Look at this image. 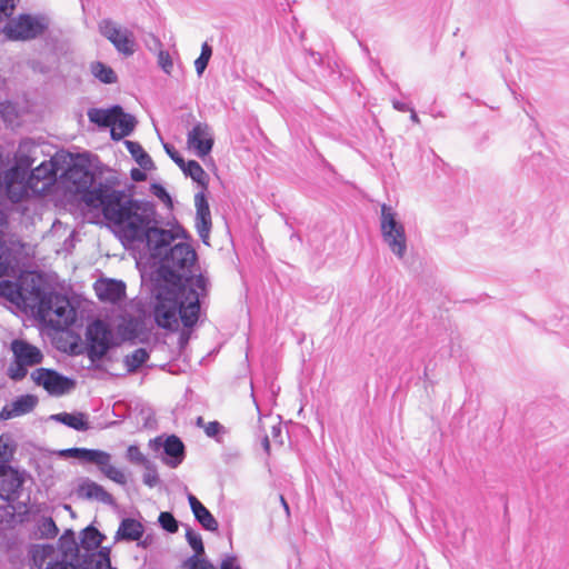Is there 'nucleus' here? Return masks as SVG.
Here are the masks:
<instances>
[{"label": "nucleus", "mask_w": 569, "mask_h": 569, "mask_svg": "<svg viewBox=\"0 0 569 569\" xmlns=\"http://www.w3.org/2000/svg\"><path fill=\"white\" fill-rule=\"evenodd\" d=\"M110 551L108 548H101L97 553L93 555V561L97 569H109L110 563Z\"/></svg>", "instance_id": "nucleus-41"}, {"label": "nucleus", "mask_w": 569, "mask_h": 569, "mask_svg": "<svg viewBox=\"0 0 569 569\" xmlns=\"http://www.w3.org/2000/svg\"><path fill=\"white\" fill-rule=\"evenodd\" d=\"M222 429L223 427L218 421H210L204 426V432L210 438L216 437Z\"/></svg>", "instance_id": "nucleus-45"}, {"label": "nucleus", "mask_w": 569, "mask_h": 569, "mask_svg": "<svg viewBox=\"0 0 569 569\" xmlns=\"http://www.w3.org/2000/svg\"><path fill=\"white\" fill-rule=\"evenodd\" d=\"M33 382L42 387L51 396H63L69 393L76 383L72 379L64 377L52 369L38 368L31 373Z\"/></svg>", "instance_id": "nucleus-13"}, {"label": "nucleus", "mask_w": 569, "mask_h": 569, "mask_svg": "<svg viewBox=\"0 0 569 569\" xmlns=\"http://www.w3.org/2000/svg\"><path fill=\"white\" fill-rule=\"evenodd\" d=\"M279 499H280V502H281L282 508L284 509V511H286L287 516H289V515H290V509H289V505H288V502H287V501H286V499L283 498V496H280V497H279Z\"/></svg>", "instance_id": "nucleus-54"}, {"label": "nucleus", "mask_w": 569, "mask_h": 569, "mask_svg": "<svg viewBox=\"0 0 569 569\" xmlns=\"http://www.w3.org/2000/svg\"><path fill=\"white\" fill-rule=\"evenodd\" d=\"M207 288L208 280L202 274L188 277L172 288H161L154 307L157 325L174 330L180 319L184 327H193L199 319L200 302L207 295Z\"/></svg>", "instance_id": "nucleus-2"}, {"label": "nucleus", "mask_w": 569, "mask_h": 569, "mask_svg": "<svg viewBox=\"0 0 569 569\" xmlns=\"http://www.w3.org/2000/svg\"><path fill=\"white\" fill-rule=\"evenodd\" d=\"M37 403V400L33 396H22L12 402L11 409L8 411L3 409L1 416L4 418H11L13 416H20L31 411Z\"/></svg>", "instance_id": "nucleus-27"}, {"label": "nucleus", "mask_w": 569, "mask_h": 569, "mask_svg": "<svg viewBox=\"0 0 569 569\" xmlns=\"http://www.w3.org/2000/svg\"><path fill=\"white\" fill-rule=\"evenodd\" d=\"M380 231L390 251L402 260L408 250L406 229L398 220L397 212L387 204L381 206Z\"/></svg>", "instance_id": "nucleus-5"}, {"label": "nucleus", "mask_w": 569, "mask_h": 569, "mask_svg": "<svg viewBox=\"0 0 569 569\" xmlns=\"http://www.w3.org/2000/svg\"><path fill=\"white\" fill-rule=\"evenodd\" d=\"M143 467V483L150 488L156 487L160 481L156 466L150 461Z\"/></svg>", "instance_id": "nucleus-36"}, {"label": "nucleus", "mask_w": 569, "mask_h": 569, "mask_svg": "<svg viewBox=\"0 0 569 569\" xmlns=\"http://www.w3.org/2000/svg\"><path fill=\"white\" fill-rule=\"evenodd\" d=\"M31 569H74V567L50 545H36L30 550Z\"/></svg>", "instance_id": "nucleus-15"}, {"label": "nucleus", "mask_w": 569, "mask_h": 569, "mask_svg": "<svg viewBox=\"0 0 569 569\" xmlns=\"http://www.w3.org/2000/svg\"><path fill=\"white\" fill-rule=\"evenodd\" d=\"M150 446L154 450L163 448L164 456L162 460L171 468H177L184 459V445L174 435L168 436L164 440L162 437H158L150 441Z\"/></svg>", "instance_id": "nucleus-17"}, {"label": "nucleus", "mask_w": 569, "mask_h": 569, "mask_svg": "<svg viewBox=\"0 0 569 569\" xmlns=\"http://www.w3.org/2000/svg\"><path fill=\"white\" fill-rule=\"evenodd\" d=\"M220 569H241V568L238 563L237 557L229 555L222 559Z\"/></svg>", "instance_id": "nucleus-46"}, {"label": "nucleus", "mask_w": 569, "mask_h": 569, "mask_svg": "<svg viewBox=\"0 0 569 569\" xmlns=\"http://www.w3.org/2000/svg\"><path fill=\"white\" fill-rule=\"evenodd\" d=\"M68 158L69 154L56 153L50 160L43 161L27 176L32 194H43L50 189L57 176L64 170Z\"/></svg>", "instance_id": "nucleus-8"}, {"label": "nucleus", "mask_w": 569, "mask_h": 569, "mask_svg": "<svg viewBox=\"0 0 569 569\" xmlns=\"http://www.w3.org/2000/svg\"><path fill=\"white\" fill-rule=\"evenodd\" d=\"M98 28L100 33L113 44L119 53L130 57L136 52L137 43L131 30L119 26L111 19H102Z\"/></svg>", "instance_id": "nucleus-12"}, {"label": "nucleus", "mask_w": 569, "mask_h": 569, "mask_svg": "<svg viewBox=\"0 0 569 569\" xmlns=\"http://www.w3.org/2000/svg\"><path fill=\"white\" fill-rule=\"evenodd\" d=\"M209 60L208 58L206 57H198L194 61V68H196V71L198 73V76L200 77L203 71L206 70L208 63H209Z\"/></svg>", "instance_id": "nucleus-48"}, {"label": "nucleus", "mask_w": 569, "mask_h": 569, "mask_svg": "<svg viewBox=\"0 0 569 569\" xmlns=\"http://www.w3.org/2000/svg\"><path fill=\"white\" fill-rule=\"evenodd\" d=\"M96 292L101 301L119 302L126 295V286L122 281L108 280L96 284Z\"/></svg>", "instance_id": "nucleus-20"}, {"label": "nucleus", "mask_w": 569, "mask_h": 569, "mask_svg": "<svg viewBox=\"0 0 569 569\" xmlns=\"http://www.w3.org/2000/svg\"><path fill=\"white\" fill-rule=\"evenodd\" d=\"M126 147L137 163L143 169H150L153 164L151 157L143 150L140 143L126 141Z\"/></svg>", "instance_id": "nucleus-31"}, {"label": "nucleus", "mask_w": 569, "mask_h": 569, "mask_svg": "<svg viewBox=\"0 0 569 569\" xmlns=\"http://www.w3.org/2000/svg\"><path fill=\"white\" fill-rule=\"evenodd\" d=\"M10 349L13 361L8 367L7 375L14 381H20L28 375V368L40 365L43 360L41 350L22 339H14Z\"/></svg>", "instance_id": "nucleus-6"}, {"label": "nucleus", "mask_w": 569, "mask_h": 569, "mask_svg": "<svg viewBox=\"0 0 569 569\" xmlns=\"http://www.w3.org/2000/svg\"><path fill=\"white\" fill-rule=\"evenodd\" d=\"M148 359V351L144 348H138L132 353L127 355L123 362L128 372H136Z\"/></svg>", "instance_id": "nucleus-33"}, {"label": "nucleus", "mask_w": 569, "mask_h": 569, "mask_svg": "<svg viewBox=\"0 0 569 569\" xmlns=\"http://www.w3.org/2000/svg\"><path fill=\"white\" fill-rule=\"evenodd\" d=\"M0 295L7 297L12 302L22 301L27 307L32 303V289L28 291L23 286H18L10 281L0 282Z\"/></svg>", "instance_id": "nucleus-22"}, {"label": "nucleus", "mask_w": 569, "mask_h": 569, "mask_svg": "<svg viewBox=\"0 0 569 569\" xmlns=\"http://www.w3.org/2000/svg\"><path fill=\"white\" fill-rule=\"evenodd\" d=\"M144 529L141 522L132 518H126L121 521L117 531V539L127 541L139 540L143 536Z\"/></svg>", "instance_id": "nucleus-25"}, {"label": "nucleus", "mask_w": 569, "mask_h": 569, "mask_svg": "<svg viewBox=\"0 0 569 569\" xmlns=\"http://www.w3.org/2000/svg\"><path fill=\"white\" fill-rule=\"evenodd\" d=\"M22 479L16 470L7 466H0V499L14 501L18 498Z\"/></svg>", "instance_id": "nucleus-18"}, {"label": "nucleus", "mask_w": 569, "mask_h": 569, "mask_svg": "<svg viewBox=\"0 0 569 569\" xmlns=\"http://www.w3.org/2000/svg\"><path fill=\"white\" fill-rule=\"evenodd\" d=\"M409 112H410V119H411V121H412L413 123H417V124H418V123H420V119H419V117H418L417 112L415 111V109H413V108H411V110H409Z\"/></svg>", "instance_id": "nucleus-52"}, {"label": "nucleus", "mask_w": 569, "mask_h": 569, "mask_svg": "<svg viewBox=\"0 0 569 569\" xmlns=\"http://www.w3.org/2000/svg\"><path fill=\"white\" fill-rule=\"evenodd\" d=\"M163 148L167 154L181 168L186 161L182 156L176 150V148L169 143H164Z\"/></svg>", "instance_id": "nucleus-44"}, {"label": "nucleus", "mask_w": 569, "mask_h": 569, "mask_svg": "<svg viewBox=\"0 0 569 569\" xmlns=\"http://www.w3.org/2000/svg\"><path fill=\"white\" fill-rule=\"evenodd\" d=\"M197 423H198V426H202L203 419L201 417H199L198 420H197Z\"/></svg>", "instance_id": "nucleus-55"}, {"label": "nucleus", "mask_w": 569, "mask_h": 569, "mask_svg": "<svg viewBox=\"0 0 569 569\" xmlns=\"http://www.w3.org/2000/svg\"><path fill=\"white\" fill-rule=\"evenodd\" d=\"M39 531L46 538H53L58 533V528L52 518H43L39 522Z\"/></svg>", "instance_id": "nucleus-40"}, {"label": "nucleus", "mask_w": 569, "mask_h": 569, "mask_svg": "<svg viewBox=\"0 0 569 569\" xmlns=\"http://www.w3.org/2000/svg\"><path fill=\"white\" fill-rule=\"evenodd\" d=\"M24 147L26 143L21 144L19 149V166L9 169L4 173L7 196L12 202H19L32 193L27 170L32 166L33 160L22 154Z\"/></svg>", "instance_id": "nucleus-9"}, {"label": "nucleus", "mask_w": 569, "mask_h": 569, "mask_svg": "<svg viewBox=\"0 0 569 569\" xmlns=\"http://www.w3.org/2000/svg\"><path fill=\"white\" fill-rule=\"evenodd\" d=\"M16 9V0H0V22L9 19Z\"/></svg>", "instance_id": "nucleus-42"}, {"label": "nucleus", "mask_w": 569, "mask_h": 569, "mask_svg": "<svg viewBox=\"0 0 569 569\" xmlns=\"http://www.w3.org/2000/svg\"><path fill=\"white\" fill-rule=\"evenodd\" d=\"M180 169L186 176L190 177L197 183L201 184L202 187L207 186L208 174L197 161H186V163Z\"/></svg>", "instance_id": "nucleus-30"}, {"label": "nucleus", "mask_w": 569, "mask_h": 569, "mask_svg": "<svg viewBox=\"0 0 569 569\" xmlns=\"http://www.w3.org/2000/svg\"><path fill=\"white\" fill-rule=\"evenodd\" d=\"M12 455V449L7 439L0 437V459L7 460Z\"/></svg>", "instance_id": "nucleus-47"}, {"label": "nucleus", "mask_w": 569, "mask_h": 569, "mask_svg": "<svg viewBox=\"0 0 569 569\" xmlns=\"http://www.w3.org/2000/svg\"><path fill=\"white\" fill-rule=\"evenodd\" d=\"M126 457L130 462L136 465L146 466L148 462H150V460H148L146 456L141 452L139 447L133 445L128 447Z\"/></svg>", "instance_id": "nucleus-38"}, {"label": "nucleus", "mask_w": 569, "mask_h": 569, "mask_svg": "<svg viewBox=\"0 0 569 569\" xmlns=\"http://www.w3.org/2000/svg\"><path fill=\"white\" fill-rule=\"evenodd\" d=\"M88 355L92 361L101 360L112 343V332L102 320H96L87 329Z\"/></svg>", "instance_id": "nucleus-14"}, {"label": "nucleus", "mask_w": 569, "mask_h": 569, "mask_svg": "<svg viewBox=\"0 0 569 569\" xmlns=\"http://www.w3.org/2000/svg\"><path fill=\"white\" fill-rule=\"evenodd\" d=\"M82 491L88 498L96 499L103 503H112V496L104 490V488L93 481L87 482L82 486Z\"/></svg>", "instance_id": "nucleus-32"}, {"label": "nucleus", "mask_w": 569, "mask_h": 569, "mask_svg": "<svg viewBox=\"0 0 569 569\" xmlns=\"http://www.w3.org/2000/svg\"><path fill=\"white\" fill-rule=\"evenodd\" d=\"M392 107L398 110V111H401V112H406V111H409L411 110V107L408 104V103H405V102H401V101H398L396 99L392 100Z\"/></svg>", "instance_id": "nucleus-49"}, {"label": "nucleus", "mask_w": 569, "mask_h": 569, "mask_svg": "<svg viewBox=\"0 0 569 569\" xmlns=\"http://www.w3.org/2000/svg\"><path fill=\"white\" fill-rule=\"evenodd\" d=\"M131 177L133 180L140 181L144 178V174L141 171H139L138 169H133L131 171Z\"/></svg>", "instance_id": "nucleus-51"}, {"label": "nucleus", "mask_w": 569, "mask_h": 569, "mask_svg": "<svg viewBox=\"0 0 569 569\" xmlns=\"http://www.w3.org/2000/svg\"><path fill=\"white\" fill-rule=\"evenodd\" d=\"M190 508L197 521L209 531L218 530V521L212 513L191 493L188 495Z\"/></svg>", "instance_id": "nucleus-21"}, {"label": "nucleus", "mask_w": 569, "mask_h": 569, "mask_svg": "<svg viewBox=\"0 0 569 569\" xmlns=\"http://www.w3.org/2000/svg\"><path fill=\"white\" fill-rule=\"evenodd\" d=\"M61 457H71L79 460L93 463L98 466L99 470L113 482L124 486L127 483V477L124 472L111 465V455L98 450L87 448H70L61 450L59 453Z\"/></svg>", "instance_id": "nucleus-7"}, {"label": "nucleus", "mask_w": 569, "mask_h": 569, "mask_svg": "<svg viewBox=\"0 0 569 569\" xmlns=\"http://www.w3.org/2000/svg\"><path fill=\"white\" fill-rule=\"evenodd\" d=\"M213 132L204 122L196 123L187 134V146L199 158L207 157L213 147Z\"/></svg>", "instance_id": "nucleus-16"}, {"label": "nucleus", "mask_w": 569, "mask_h": 569, "mask_svg": "<svg viewBox=\"0 0 569 569\" xmlns=\"http://www.w3.org/2000/svg\"><path fill=\"white\" fill-rule=\"evenodd\" d=\"M159 523L160 526L170 533H174L178 531V521L170 512H161L159 515Z\"/></svg>", "instance_id": "nucleus-39"}, {"label": "nucleus", "mask_w": 569, "mask_h": 569, "mask_svg": "<svg viewBox=\"0 0 569 569\" xmlns=\"http://www.w3.org/2000/svg\"><path fill=\"white\" fill-rule=\"evenodd\" d=\"M158 63L161 69L167 73L171 74L173 62L168 51L160 50L158 53Z\"/></svg>", "instance_id": "nucleus-43"}, {"label": "nucleus", "mask_w": 569, "mask_h": 569, "mask_svg": "<svg viewBox=\"0 0 569 569\" xmlns=\"http://www.w3.org/2000/svg\"><path fill=\"white\" fill-rule=\"evenodd\" d=\"M120 113V107L113 106L110 109L92 108L88 110V118L91 122L100 127H111L114 123L117 114Z\"/></svg>", "instance_id": "nucleus-26"}, {"label": "nucleus", "mask_w": 569, "mask_h": 569, "mask_svg": "<svg viewBox=\"0 0 569 569\" xmlns=\"http://www.w3.org/2000/svg\"><path fill=\"white\" fill-rule=\"evenodd\" d=\"M7 224V216L0 211V230ZM12 264V252L9 246L0 239V278L8 273Z\"/></svg>", "instance_id": "nucleus-28"}, {"label": "nucleus", "mask_w": 569, "mask_h": 569, "mask_svg": "<svg viewBox=\"0 0 569 569\" xmlns=\"http://www.w3.org/2000/svg\"><path fill=\"white\" fill-rule=\"evenodd\" d=\"M196 212V228L199 237L204 243L209 239L211 230V213L209 203L203 192H199L194 196Z\"/></svg>", "instance_id": "nucleus-19"}, {"label": "nucleus", "mask_w": 569, "mask_h": 569, "mask_svg": "<svg viewBox=\"0 0 569 569\" xmlns=\"http://www.w3.org/2000/svg\"><path fill=\"white\" fill-rule=\"evenodd\" d=\"M28 307L36 309L42 320H49L54 328H67L73 325L76 312L67 297L44 291L40 286H32V303Z\"/></svg>", "instance_id": "nucleus-4"}, {"label": "nucleus", "mask_w": 569, "mask_h": 569, "mask_svg": "<svg viewBox=\"0 0 569 569\" xmlns=\"http://www.w3.org/2000/svg\"><path fill=\"white\" fill-rule=\"evenodd\" d=\"M136 118L129 113H124L120 107V113L117 114L114 123L111 128V137L114 140H121L129 136L136 127Z\"/></svg>", "instance_id": "nucleus-23"}, {"label": "nucleus", "mask_w": 569, "mask_h": 569, "mask_svg": "<svg viewBox=\"0 0 569 569\" xmlns=\"http://www.w3.org/2000/svg\"><path fill=\"white\" fill-rule=\"evenodd\" d=\"M200 555L189 557L183 562L184 569H214V566L207 559L200 558Z\"/></svg>", "instance_id": "nucleus-35"}, {"label": "nucleus", "mask_w": 569, "mask_h": 569, "mask_svg": "<svg viewBox=\"0 0 569 569\" xmlns=\"http://www.w3.org/2000/svg\"><path fill=\"white\" fill-rule=\"evenodd\" d=\"M186 538L190 547L194 550L197 555L204 553V547L202 542V538L199 533L188 528L186 532Z\"/></svg>", "instance_id": "nucleus-37"}, {"label": "nucleus", "mask_w": 569, "mask_h": 569, "mask_svg": "<svg viewBox=\"0 0 569 569\" xmlns=\"http://www.w3.org/2000/svg\"><path fill=\"white\" fill-rule=\"evenodd\" d=\"M91 72L97 79H99L103 83L111 84L117 81V74L112 70V68L108 67L102 62H93L91 64Z\"/></svg>", "instance_id": "nucleus-34"}, {"label": "nucleus", "mask_w": 569, "mask_h": 569, "mask_svg": "<svg viewBox=\"0 0 569 569\" xmlns=\"http://www.w3.org/2000/svg\"><path fill=\"white\" fill-rule=\"evenodd\" d=\"M51 419L61 422L77 431H87L90 429L88 416L83 412H61L52 415Z\"/></svg>", "instance_id": "nucleus-24"}, {"label": "nucleus", "mask_w": 569, "mask_h": 569, "mask_svg": "<svg viewBox=\"0 0 569 569\" xmlns=\"http://www.w3.org/2000/svg\"><path fill=\"white\" fill-rule=\"evenodd\" d=\"M262 447H263L264 451L267 453H269V451H270V441H269L268 436L263 437V439H262Z\"/></svg>", "instance_id": "nucleus-53"}, {"label": "nucleus", "mask_w": 569, "mask_h": 569, "mask_svg": "<svg viewBox=\"0 0 569 569\" xmlns=\"http://www.w3.org/2000/svg\"><path fill=\"white\" fill-rule=\"evenodd\" d=\"M101 213L124 247L143 249L150 257H160L177 234L159 227L157 211L149 201L133 199L124 190L116 189L100 193Z\"/></svg>", "instance_id": "nucleus-1"}, {"label": "nucleus", "mask_w": 569, "mask_h": 569, "mask_svg": "<svg viewBox=\"0 0 569 569\" xmlns=\"http://www.w3.org/2000/svg\"><path fill=\"white\" fill-rule=\"evenodd\" d=\"M104 536L94 527L89 526L81 532V547L87 551H92L98 549Z\"/></svg>", "instance_id": "nucleus-29"}, {"label": "nucleus", "mask_w": 569, "mask_h": 569, "mask_svg": "<svg viewBox=\"0 0 569 569\" xmlns=\"http://www.w3.org/2000/svg\"><path fill=\"white\" fill-rule=\"evenodd\" d=\"M167 246L160 257H151L161 262V268L168 270L171 276L176 272L189 269L196 261V251L188 243H177L169 251Z\"/></svg>", "instance_id": "nucleus-11"}, {"label": "nucleus", "mask_w": 569, "mask_h": 569, "mask_svg": "<svg viewBox=\"0 0 569 569\" xmlns=\"http://www.w3.org/2000/svg\"><path fill=\"white\" fill-rule=\"evenodd\" d=\"M71 158L69 157L67 161ZM64 177L67 188L79 197L80 203L89 210H99L100 204L96 198L106 190L111 191L117 188L111 181L96 182L93 173L87 168L78 164H64V170L61 171Z\"/></svg>", "instance_id": "nucleus-3"}, {"label": "nucleus", "mask_w": 569, "mask_h": 569, "mask_svg": "<svg viewBox=\"0 0 569 569\" xmlns=\"http://www.w3.org/2000/svg\"><path fill=\"white\" fill-rule=\"evenodd\" d=\"M211 54H212V50H211V47L204 42L201 47V53H200V57H206L208 59L211 58Z\"/></svg>", "instance_id": "nucleus-50"}, {"label": "nucleus", "mask_w": 569, "mask_h": 569, "mask_svg": "<svg viewBox=\"0 0 569 569\" xmlns=\"http://www.w3.org/2000/svg\"><path fill=\"white\" fill-rule=\"evenodd\" d=\"M47 27L48 23L42 17L20 14L6 23L3 33L10 40H30L41 36Z\"/></svg>", "instance_id": "nucleus-10"}]
</instances>
